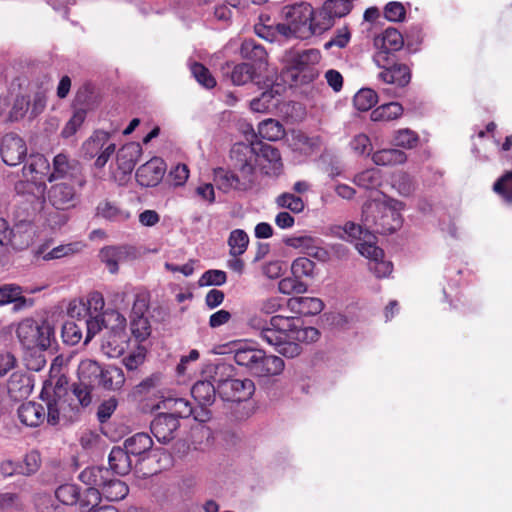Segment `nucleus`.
<instances>
[{
  "instance_id": "1",
  "label": "nucleus",
  "mask_w": 512,
  "mask_h": 512,
  "mask_svg": "<svg viewBox=\"0 0 512 512\" xmlns=\"http://www.w3.org/2000/svg\"><path fill=\"white\" fill-rule=\"evenodd\" d=\"M249 325L263 341L287 358L300 355L301 343L315 342L320 335L314 327H302L298 318L282 315L272 316L269 323L255 317L249 320Z\"/></svg>"
},
{
  "instance_id": "2",
  "label": "nucleus",
  "mask_w": 512,
  "mask_h": 512,
  "mask_svg": "<svg viewBox=\"0 0 512 512\" xmlns=\"http://www.w3.org/2000/svg\"><path fill=\"white\" fill-rule=\"evenodd\" d=\"M284 23L275 26L276 32L285 39L306 40L324 33V21L318 11L307 2L286 5L282 9Z\"/></svg>"
},
{
  "instance_id": "3",
  "label": "nucleus",
  "mask_w": 512,
  "mask_h": 512,
  "mask_svg": "<svg viewBox=\"0 0 512 512\" xmlns=\"http://www.w3.org/2000/svg\"><path fill=\"white\" fill-rule=\"evenodd\" d=\"M405 204L397 199L383 195L363 207L362 221L365 227L371 228L373 234H391L401 228L403 218L401 211Z\"/></svg>"
},
{
  "instance_id": "4",
  "label": "nucleus",
  "mask_w": 512,
  "mask_h": 512,
  "mask_svg": "<svg viewBox=\"0 0 512 512\" xmlns=\"http://www.w3.org/2000/svg\"><path fill=\"white\" fill-rule=\"evenodd\" d=\"M233 354L236 364L245 368L253 377L278 376L285 368L282 358L267 354L264 350L250 346L248 343L236 344Z\"/></svg>"
},
{
  "instance_id": "5",
  "label": "nucleus",
  "mask_w": 512,
  "mask_h": 512,
  "mask_svg": "<svg viewBox=\"0 0 512 512\" xmlns=\"http://www.w3.org/2000/svg\"><path fill=\"white\" fill-rule=\"evenodd\" d=\"M16 335L24 349L44 351L54 340L55 331L48 321L27 318L18 324Z\"/></svg>"
},
{
  "instance_id": "6",
  "label": "nucleus",
  "mask_w": 512,
  "mask_h": 512,
  "mask_svg": "<svg viewBox=\"0 0 512 512\" xmlns=\"http://www.w3.org/2000/svg\"><path fill=\"white\" fill-rule=\"evenodd\" d=\"M80 189L77 182H57L47 188L43 200L57 211H68L77 206Z\"/></svg>"
},
{
  "instance_id": "7",
  "label": "nucleus",
  "mask_w": 512,
  "mask_h": 512,
  "mask_svg": "<svg viewBox=\"0 0 512 512\" xmlns=\"http://www.w3.org/2000/svg\"><path fill=\"white\" fill-rule=\"evenodd\" d=\"M111 476L109 469L104 467H88L79 474V479L88 488L83 494L80 502L82 512L89 508V505H97L100 501V490Z\"/></svg>"
},
{
  "instance_id": "8",
  "label": "nucleus",
  "mask_w": 512,
  "mask_h": 512,
  "mask_svg": "<svg viewBox=\"0 0 512 512\" xmlns=\"http://www.w3.org/2000/svg\"><path fill=\"white\" fill-rule=\"evenodd\" d=\"M109 133L97 130L82 145V152L85 157L95 160L97 168H103L111 155L115 152L116 146L109 142Z\"/></svg>"
},
{
  "instance_id": "9",
  "label": "nucleus",
  "mask_w": 512,
  "mask_h": 512,
  "mask_svg": "<svg viewBox=\"0 0 512 512\" xmlns=\"http://www.w3.org/2000/svg\"><path fill=\"white\" fill-rule=\"evenodd\" d=\"M217 391L226 401L241 402L254 394L255 385L250 379H225L218 381Z\"/></svg>"
},
{
  "instance_id": "10",
  "label": "nucleus",
  "mask_w": 512,
  "mask_h": 512,
  "mask_svg": "<svg viewBox=\"0 0 512 512\" xmlns=\"http://www.w3.org/2000/svg\"><path fill=\"white\" fill-rule=\"evenodd\" d=\"M403 43L401 33L395 28H388L382 35L375 37L374 46L378 49L373 57L375 64L378 67H384V62L390 59V53L400 50Z\"/></svg>"
},
{
  "instance_id": "11",
  "label": "nucleus",
  "mask_w": 512,
  "mask_h": 512,
  "mask_svg": "<svg viewBox=\"0 0 512 512\" xmlns=\"http://www.w3.org/2000/svg\"><path fill=\"white\" fill-rule=\"evenodd\" d=\"M231 159L244 179L250 180L257 161L256 142L251 144L236 143L231 149Z\"/></svg>"
},
{
  "instance_id": "12",
  "label": "nucleus",
  "mask_w": 512,
  "mask_h": 512,
  "mask_svg": "<svg viewBox=\"0 0 512 512\" xmlns=\"http://www.w3.org/2000/svg\"><path fill=\"white\" fill-rule=\"evenodd\" d=\"M0 154L6 165L16 166L26 158V143L14 133L6 134L0 143Z\"/></svg>"
},
{
  "instance_id": "13",
  "label": "nucleus",
  "mask_w": 512,
  "mask_h": 512,
  "mask_svg": "<svg viewBox=\"0 0 512 512\" xmlns=\"http://www.w3.org/2000/svg\"><path fill=\"white\" fill-rule=\"evenodd\" d=\"M77 172L78 163L70 160L67 155L60 153L53 159V170L49 172L47 180L53 183L57 180L69 179L68 182H77L79 188H82L85 181L77 176Z\"/></svg>"
},
{
  "instance_id": "14",
  "label": "nucleus",
  "mask_w": 512,
  "mask_h": 512,
  "mask_svg": "<svg viewBox=\"0 0 512 512\" xmlns=\"http://www.w3.org/2000/svg\"><path fill=\"white\" fill-rule=\"evenodd\" d=\"M256 149V165H258L266 175L278 176L283 170V163L279 150L260 141L256 142Z\"/></svg>"
},
{
  "instance_id": "15",
  "label": "nucleus",
  "mask_w": 512,
  "mask_h": 512,
  "mask_svg": "<svg viewBox=\"0 0 512 512\" xmlns=\"http://www.w3.org/2000/svg\"><path fill=\"white\" fill-rule=\"evenodd\" d=\"M359 253L369 260V270L377 278L388 277L393 271V264L384 259V252L381 248L371 245L370 242L359 246Z\"/></svg>"
},
{
  "instance_id": "16",
  "label": "nucleus",
  "mask_w": 512,
  "mask_h": 512,
  "mask_svg": "<svg viewBox=\"0 0 512 512\" xmlns=\"http://www.w3.org/2000/svg\"><path fill=\"white\" fill-rule=\"evenodd\" d=\"M334 234L342 240L355 243L356 249L359 251V246L370 242L371 245L376 243V237L371 228L363 227L354 222H347L343 226H336L333 230Z\"/></svg>"
},
{
  "instance_id": "17",
  "label": "nucleus",
  "mask_w": 512,
  "mask_h": 512,
  "mask_svg": "<svg viewBox=\"0 0 512 512\" xmlns=\"http://www.w3.org/2000/svg\"><path fill=\"white\" fill-rule=\"evenodd\" d=\"M165 171V162L159 157H153L137 169L136 179L141 186L153 187L162 180Z\"/></svg>"
},
{
  "instance_id": "18",
  "label": "nucleus",
  "mask_w": 512,
  "mask_h": 512,
  "mask_svg": "<svg viewBox=\"0 0 512 512\" xmlns=\"http://www.w3.org/2000/svg\"><path fill=\"white\" fill-rule=\"evenodd\" d=\"M136 255L132 246H106L99 252V258L108 268L109 272L115 274L119 270V263L124 262Z\"/></svg>"
},
{
  "instance_id": "19",
  "label": "nucleus",
  "mask_w": 512,
  "mask_h": 512,
  "mask_svg": "<svg viewBox=\"0 0 512 512\" xmlns=\"http://www.w3.org/2000/svg\"><path fill=\"white\" fill-rule=\"evenodd\" d=\"M179 427V420L168 413L158 414L151 422V432L161 443H168L175 437Z\"/></svg>"
},
{
  "instance_id": "20",
  "label": "nucleus",
  "mask_w": 512,
  "mask_h": 512,
  "mask_svg": "<svg viewBox=\"0 0 512 512\" xmlns=\"http://www.w3.org/2000/svg\"><path fill=\"white\" fill-rule=\"evenodd\" d=\"M352 9L350 0H327L323 6L318 9V17H322L325 22L324 32L334 25L335 18L346 16Z\"/></svg>"
},
{
  "instance_id": "21",
  "label": "nucleus",
  "mask_w": 512,
  "mask_h": 512,
  "mask_svg": "<svg viewBox=\"0 0 512 512\" xmlns=\"http://www.w3.org/2000/svg\"><path fill=\"white\" fill-rule=\"evenodd\" d=\"M378 73V79L387 84L397 87H405L411 80V72L408 66L404 64H391L390 59L384 62V67Z\"/></svg>"
},
{
  "instance_id": "22",
  "label": "nucleus",
  "mask_w": 512,
  "mask_h": 512,
  "mask_svg": "<svg viewBox=\"0 0 512 512\" xmlns=\"http://www.w3.org/2000/svg\"><path fill=\"white\" fill-rule=\"evenodd\" d=\"M84 303L87 308L88 316H105L109 319H114L116 322L115 327L121 330L124 329L126 319L122 314L115 310L103 313L105 302L100 292L95 291L90 293Z\"/></svg>"
},
{
  "instance_id": "23",
  "label": "nucleus",
  "mask_w": 512,
  "mask_h": 512,
  "mask_svg": "<svg viewBox=\"0 0 512 512\" xmlns=\"http://www.w3.org/2000/svg\"><path fill=\"white\" fill-rule=\"evenodd\" d=\"M142 154L140 144L131 142L122 146L116 155L118 169L123 174H129L133 171L137 161Z\"/></svg>"
},
{
  "instance_id": "24",
  "label": "nucleus",
  "mask_w": 512,
  "mask_h": 512,
  "mask_svg": "<svg viewBox=\"0 0 512 512\" xmlns=\"http://www.w3.org/2000/svg\"><path fill=\"white\" fill-rule=\"evenodd\" d=\"M163 406L169 409L170 414H173L177 419L194 415L195 420L204 422L209 418L208 412L205 410H202V415L195 414L191 403L184 398H167L163 401Z\"/></svg>"
},
{
  "instance_id": "25",
  "label": "nucleus",
  "mask_w": 512,
  "mask_h": 512,
  "mask_svg": "<svg viewBox=\"0 0 512 512\" xmlns=\"http://www.w3.org/2000/svg\"><path fill=\"white\" fill-rule=\"evenodd\" d=\"M44 407L35 402L22 403L18 408V418L27 427H37L45 420Z\"/></svg>"
},
{
  "instance_id": "26",
  "label": "nucleus",
  "mask_w": 512,
  "mask_h": 512,
  "mask_svg": "<svg viewBox=\"0 0 512 512\" xmlns=\"http://www.w3.org/2000/svg\"><path fill=\"white\" fill-rule=\"evenodd\" d=\"M288 308L300 315H317L323 308L324 303L316 297H292L287 302Z\"/></svg>"
},
{
  "instance_id": "27",
  "label": "nucleus",
  "mask_w": 512,
  "mask_h": 512,
  "mask_svg": "<svg viewBox=\"0 0 512 512\" xmlns=\"http://www.w3.org/2000/svg\"><path fill=\"white\" fill-rule=\"evenodd\" d=\"M33 389L30 377L23 372H13L7 383L11 398L17 400L27 397Z\"/></svg>"
},
{
  "instance_id": "28",
  "label": "nucleus",
  "mask_w": 512,
  "mask_h": 512,
  "mask_svg": "<svg viewBox=\"0 0 512 512\" xmlns=\"http://www.w3.org/2000/svg\"><path fill=\"white\" fill-rule=\"evenodd\" d=\"M22 288L15 284H5L0 287V306L14 303L16 310L31 306L32 301L22 295Z\"/></svg>"
},
{
  "instance_id": "29",
  "label": "nucleus",
  "mask_w": 512,
  "mask_h": 512,
  "mask_svg": "<svg viewBox=\"0 0 512 512\" xmlns=\"http://www.w3.org/2000/svg\"><path fill=\"white\" fill-rule=\"evenodd\" d=\"M50 163L47 158L41 154L32 155L28 164L22 169L23 176L33 181L40 180L49 175Z\"/></svg>"
},
{
  "instance_id": "30",
  "label": "nucleus",
  "mask_w": 512,
  "mask_h": 512,
  "mask_svg": "<svg viewBox=\"0 0 512 512\" xmlns=\"http://www.w3.org/2000/svg\"><path fill=\"white\" fill-rule=\"evenodd\" d=\"M103 367L93 359H84L78 365V381L95 387L99 384Z\"/></svg>"
},
{
  "instance_id": "31",
  "label": "nucleus",
  "mask_w": 512,
  "mask_h": 512,
  "mask_svg": "<svg viewBox=\"0 0 512 512\" xmlns=\"http://www.w3.org/2000/svg\"><path fill=\"white\" fill-rule=\"evenodd\" d=\"M68 409L67 401L64 397L55 393L47 401V422L50 425H58L67 420L66 411Z\"/></svg>"
},
{
  "instance_id": "32",
  "label": "nucleus",
  "mask_w": 512,
  "mask_h": 512,
  "mask_svg": "<svg viewBox=\"0 0 512 512\" xmlns=\"http://www.w3.org/2000/svg\"><path fill=\"white\" fill-rule=\"evenodd\" d=\"M125 380L121 368L109 365L103 367L98 386L106 390L117 391L123 387Z\"/></svg>"
},
{
  "instance_id": "33",
  "label": "nucleus",
  "mask_w": 512,
  "mask_h": 512,
  "mask_svg": "<svg viewBox=\"0 0 512 512\" xmlns=\"http://www.w3.org/2000/svg\"><path fill=\"white\" fill-rule=\"evenodd\" d=\"M372 161L377 166H396L404 164L407 154L397 148H386L377 150L372 154Z\"/></svg>"
},
{
  "instance_id": "34",
  "label": "nucleus",
  "mask_w": 512,
  "mask_h": 512,
  "mask_svg": "<svg viewBox=\"0 0 512 512\" xmlns=\"http://www.w3.org/2000/svg\"><path fill=\"white\" fill-rule=\"evenodd\" d=\"M130 455L125 447L112 448L108 459L111 470L118 475L128 474L132 468Z\"/></svg>"
},
{
  "instance_id": "35",
  "label": "nucleus",
  "mask_w": 512,
  "mask_h": 512,
  "mask_svg": "<svg viewBox=\"0 0 512 512\" xmlns=\"http://www.w3.org/2000/svg\"><path fill=\"white\" fill-rule=\"evenodd\" d=\"M213 181L218 189L227 193L233 189H240L242 183L240 178L232 171L224 168H216L213 171Z\"/></svg>"
},
{
  "instance_id": "36",
  "label": "nucleus",
  "mask_w": 512,
  "mask_h": 512,
  "mask_svg": "<svg viewBox=\"0 0 512 512\" xmlns=\"http://www.w3.org/2000/svg\"><path fill=\"white\" fill-rule=\"evenodd\" d=\"M403 114V107L398 102H389L375 108L370 118L374 122H388L400 118Z\"/></svg>"
},
{
  "instance_id": "37",
  "label": "nucleus",
  "mask_w": 512,
  "mask_h": 512,
  "mask_svg": "<svg viewBox=\"0 0 512 512\" xmlns=\"http://www.w3.org/2000/svg\"><path fill=\"white\" fill-rule=\"evenodd\" d=\"M216 388L214 384L208 380H202L196 382L192 389L191 394L195 401L199 403V405L203 406H209L211 405L216 396Z\"/></svg>"
},
{
  "instance_id": "38",
  "label": "nucleus",
  "mask_w": 512,
  "mask_h": 512,
  "mask_svg": "<svg viewBox=\"0 0 512 512\" xmlns=\"http://www.w3.org/2000/svg\"><path fill=\"white\" fill-rule=\"evenodd\" d=\"M153 446V440L147 433H136L127 438L124 447L133 456H141L149 452Z\"/></svg>"
},
{
  "instance_id": "39",
  "label": "nucleus",
  "mask_w": 512,
  "mask_h": 512,
  "mask_svg": "<svg viewBox=\"0 0 512 512\" xmlns=\"http://www.w3.org/2000/svg\"><path fill=\"white\" fill-rule=\"evenodd\" d=\"M128 492V486L123 481L110 476L100 490V497L103 496L108 501H119L125 498Z\"/></svg>"
},
{
  "instance_id": "40",
  "label": "nucleus",
  "mask_w": 512,
  "mask_h": 512,
  "mask_svg": "<svg viewBox=\"0 0 512 512\" xmlns=\"http://www.w3.org/2000/svg\"><path fill=\"white\" fill-rule=\"evenodd\" d=\"M285 134L282 124L274 119H266L258 125V135L268 141L280 140Z\"/></svg>"
},
{
  "instance_id": "41",
  "label": "nucleus",
  "mask_w": 512,
  "mask_h": 512,
  "mask_svg": "<svg viewBox=\"0 0 512 512\" xmlns=\"http://www.w3.org/2000/svg\"><path fill=\"white\" fill-rule=\"evenodd\" d=\"M12 238V228L4 218H0V262L6 261L14 248Z\"/></svg>"
},
{
  "instance_id": "42",
  "label": "nucleus",
  "mask_w": 512,
  "mask_h": 512,
  "mask_svg": "<svg viewBox=\"0 0 512 512\" xmlns=\"http://www.w3.org/2000/svg\"><path fill=\"white\" fill-rule=\"evenodd\" d=\"M382 173L377 168H369L354 177V183L365 189L377 188L381 185Z\"/></svg>"
},
{
  "instance_id": "43",
  "label": "nucleus",
  "mask_w": 512,
  "mask_h": 512,
  "mask_svg": "<svg viewBox=\"0 0 512 512\" xmlns=\"http://www.w3.org/2000/svg\"><path fill=\"white\" fill-rule=\"evenodd\" d=\"M418 142V134L409 128L398 129L395 130L393 133L392 144L395 147H401L403 149H413L417 146Z\"/></svg>"
},
{
  "instance_id": "44",
  "label": "nucleus",
  "mask_w": 512,
  "mask_h": 512,
  "mask_svg": "<svg viewBox=\"0 0 512 512\" xmlns=\"http://www.w3.org/2000/svg\"><path fill=\"white\" fill-rule=\"evenodd\" d=\"M249 237L248 234L242 229H235L231 231L228 238V245L230 248V256L242 255L248 247Z\"/></svg>"
},
{
  "instance_id": "45",
  "label": "nucleus",
  "mask_w": 512,
  "mask_h": 512,
  "mask_svg": "<svg viewBox=\"0 0 512 512\" xmlns=\"http://www.w3.org/2000/svg\"><path fill=\"white\" fill-rule=\"evenodd\" d=\"M55 496L64 505L79 504L83 495H80V490L75 484H64L57 488Z\"/></svg>"
},
{
  "instance_id": "46",
  "label": "nucleus",
  "mask_w": 512,
  "mask_h": 512,
  "mask_svg": "<svg viewBox=\"0 0 512 512\" xmlns=\"http://www.w3.org/2000/svg\"><path fill=\"white\" fill-rule=\"evenodd\" d=\"M240 52L243 58L260 63L266 61L267 53L265 49L253 39L244 40Z\"/></svg>"
},
{
  "instance_id": "47",
  "label": "nucleus",
  "mask_w": 512,
  "mask_h": 512,
  "mask_svg": "<svg viewBox=\"0 0 512 512\" xmlns=\"http://www.w3.org/2000/svg\"><path fill=\"white\" fill-rule=\"evenodd\" d=\"M275 203L279 208L290 210L295 214L301 213L305 209L304 200L293 193L285 192L280 194L277 196Z\"/></svg>"
},
{
  "instance_id": "48",
  "label": "nucleus",
  "mask_w": 512,
  "mask_h": 512,
  "mask_svg": "<svg viewBox=\"0 0 512 512\" xmlns=\"http://www.w3.org/2000/svg\"><path fill=\"white\" fill-rule=\"evenodd\" d=\"M317 142L314 138H310L302 132L292 134L290 140V147L301 154L310 155L316 146Z\"/></svg>"
},
{
  "instance_id": "49",
  "label": "nucleus",
  "mask_w": 512,
  "mask_h": 512,
  "mask_svg": "<svg viewBox=\"0 0 512 512\" xmlns=\"http://www.w3.org/2000/svg\"><path fill=\"white\" fill-rule=\"evenodd\" d=\"M278 290L285 295L304 294L308 290V285L298 277L292 275L281 279L278 283Z\"/></svg>"
},
{
  "instance_id": "50",
  "label": "nucleus",
  "mask_w": 512,
  "mask_h": 512,
  "mask_svg": "<svg viewBox=\"0 0 512 512\" xmlns=\"http://www.w3.org/2000/svg\"><path fill=\"white\" fill-rule=\"evenodd\" d=\"M378 97L370 88L360 89L354 96V106L359 111H368L377 103Z\"/></svg>"
},
{
  "instance_id": "51",
  "label": "nucleus",
  "mask_w": 512,
  "mask_h": 512,
  "mask_svg": "<svg viewBox=\"0 0 512 512\" xmlns=\"http://www.w3.org/2000/svg\"><path fill=\"white\" fill-rule=\"evenodd\" d=\"M315 270V263L306 257H298L291 264L292 275L298 277L300 280L303 277L313 278Z\"/></svg>"
},
{
  "instance_id": "52",
  "label": "nucleus",
  "mask_w": 512,
  "mask_h": 512,
  "mask_svg": "<svg viewBox=\"0 0 512 512\" xmlns=\"http://www.w3.org/2000/svg\"><path fill=\"white\" fill-rule=\"evenodd\" d=\"M255 68L248 63H241L234 66L231 72V80L235 85H244L253 80Z\"/></svg>"
},
{
  "instance_id": "53",
  "label": "nucleus",
  "mask_w": 512,
  "mask_h": 512,
  "mask_svg": "<svg viewBox=\"0 0 512 512\" xmlns=\"http://www.w3.org/2000/svg\"><path fill=\"white\" fill-rule=\"evenodd\" d=\"M124 335L119 333H115L113 336L107 338L102 343L103 352L110 358H116L123 354L124 352Z\"/></svg>"
},
{
  "instance_id": "54",
  "label": "nucleus",
  "mask_w": 512,
  "mask_h": 512,
  "mask_svg": "<svg viewBox=\"0 0 512 512\" xmlns=\"http://www.w3.org/2000/svg\"><path fill=\"white\" fill-rule=\"evenodd\" d=\"M97 214L108 220H126L130 216L128 212L120 210L110 202L99 203L97 206Z\"/></svg>"
},
{
  "instance_id": "55",
  "label": "nucleus",
  "mask_w": 512,
  "mask_h": 512,
  "mask_svg": "<svg viewBox=\"0 0 512 512\" xmlns=\"http://www.w3.org/2000/svg\"><path fill=\"white\" fill-rule=\"evenodd\" d=\"M393 187L402 196H410L415 190L414 181L406 172H399L393 179Z\"/></svg>"
},
{
  "instance_id": "56",
  "label": "nucleus",
  "mask_w": 512,
  "mask_h": 512,
  "mask_svg": "<svg viewBox=\"0 0 512 512\" xmlns=\"http://www.w3.org/2000/svg\"><path fill=\"white\" fill-rule=\"evenodd\" d=\"M190 70L197 82L203 87L210 89L216 85V80L204 65L195 62L191 65Z\"/></svg>"
},
{
  "instance_id": "57",
  "label": "nucleus",
  "mask_w": 512,
  "mask_h": 512,
  "mask_svg": "<svg viewBox=\"0 0 512 512\" xmlns=\"http://www.w3.org/2000/svg\"><path fill=\"white\" fill-rule=\"evenodd\" d=\"M227 281L226 272L218 269L205 271L198 280L199 286H221Z\"/></svg>"
},
{
  "instance_id": "58",
  "label": "nucleus",
  "mask_w": 512,
  "mask_h": 512,
  "mask_svg": "<svg viewBox=\"0 0 512 512\" xmlns=\"http://www.w3.org/2000/svg\"><path fill=\"white\" fill-rule=\"evenodd\" d=\"M493 190L507 203H512V171L507 172L499 178L495 182Z\"/></svg>"
},
{
  "instance_id": "59",
  "label": "nucleus",
  "mask_w": 512,
  "mask_h": 512,
  "mask_svg": "<svg viewBox=\"0 0 512 512\" xmlns=\"http://www.w3.org/2000/svg\"><path fill=\"white\" fill-rule=\"evenodd\" d=\"M131 332L136 339L143 341L151 334V326L147 317H132Z\"/></svg>"
},
{
  "instance_id": "60",
  "label": "nucleus",
  "mask_w": 512,
  "mask_h": 512,
  "mask_svg": "<svg viewBox=\"0 0 512 512\" xmlns=\"http://www.w3.org/2000/svg\"><path fill=\"white\" fill-rule=\"evenodd\" d=\"M85 118L86 111L84 109H77L62 129L61 135L64 138H69L73 136L82 126L83 122L85 121Z\"/></svg>"
},
{
  "instance_id": "61",
  "label": "nucleus",
  "mask_w": 512,
  "mask_h": 512,
  "mask_svg": "<svg viewBox=\"0 0 512 512\" xmlns=\"http://www.w3.org/2000/svg\"><path fill=\"white\" fill-rule=\"evenodd\" d=\"M93 388V386L79 381L73 384L72 393L82 407H87L92 403Z\"/></svg>"
},
{
  "instance_id": "62",
  "label": "nucleus",
  "mask_w": 512,
  "mask_h": 512,
  "mask_svg": "<svg viewBox=\"0 0 512 512\" xmlns=\"http://www.w3.org/2000/svg\"><path fill=\"white\" fill-rule=\"evenodd\" d=\"M41 458L37 451H30L25 455L23 464H20L19 473L23 475H32L36 473L40 467Z\"/></svg>"
},
{
  "instance_id": "63",
  "label": "nucleus",
  "mask_w": 512,
  "mask_h": 512,
  "mask_svg": "<svg viewBox=\"0 0 512 512\" xmlns=\"http://www.w3.org/2000/svg\"><path fill=\"white\" fill-rule=\"evenodd\" d=\"M108 321H110V319L105 316H88L83 321V324L87 330L85 343H87L94 335H96L103 326H106Z\"/></svg>"
},
{
  "instance_id": "64",
  "label": "nucleus",
  "mask_w": 512,
  "mask_h": 512,
  "mask_svg": "<svg viewBox=\"0 0 512 512\" xmlns=\"http://www.w3.org/2000/svg\"><path fill=\"white\" fill-rule=\"evenodd\" d=\"M146 349L138 346L123 358V364L128 370H136L145 361Z\"/></svg>"
}]
</instances>
